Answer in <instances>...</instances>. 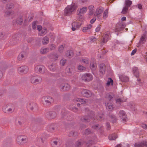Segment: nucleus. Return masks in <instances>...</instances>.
I'll list each match as a JSON object with an SVG mask.
<instances>
[{
	"instance_id": "60",
	"label": "nucleus",
	"mask_w": 147,
	"mask_h": 147,
	"mask_svg": "<svg viewBox=\"0 0 147 147\" xmlns=\"http://www.w3.org/2000/svg\"><path fill=\"white\" fill-rule=\"evenodd\" d=\"M82 61L84 63L88 64V61L87 59H82Z\"/></svg>"
},
{
	"instance_id": "33",
	"label": "nucleus",
	"mask_w": 147,
	"mask_h": 147,
	"mask_svg": "<svg viewBox=\"0 0 147 147\" xmlns=\"http://www.w3.org/2000/svg\"><path fill=\"white\" fill-rule=\"evenodd\" d=\"M117 136L116 134H113L109 136V139L110 140H115L117 138Z\"/></svg>"
},
{
	"instance_id": "29",
	"label": "nucleus",
	"mask_w": 147,
	"mask_h": 147,
	"mask_svg": "<svg viewBox=\"0 0 147 147\" xmlns=\"http://www.w3.org/2000/svg\"><path fill=\"white\" fill-rule=\"evenodd\" d=\"M133 72L136 78H138L139 77V73L137 68L136 67L133 68Z\"/></svg>"
},
{
	"instance_id": "24",
	"label": "nucleus",
	"mask_w": 147,
	"mask_h": 147,
	"mask_svg": "<svg viewBox=\"0 0 147 147\" xmlns=\"http://www.w3.org/2000/svg\"><path fill=\"white\" fill-rule=\"evenodd\" d=\"M49 48H42L40 50V53L42 54H45L49 51Z\"/></svg>"
},
{
	"instance_id": "4",
	"label": "nucleus",
	"mask_w": 147,
	"mask_h": 147,
	"mask_svg": "<svg viewBox=\"0 0 147 147\" xmlns=\"http://www.w3.org/2000/svg\"><path fill=\"white\" fill-rule=\"evenodd\" d=\"M16 141L18 144L23 145L27 142V139L22 136H19L17 138Z\"/></svg>"
},
{
	"instance_id": "56",
	"label": "nucleus",
	"mask_w": 147,
	"mask_h": 147,
	"mask_svg": "<svg viewBox=\"0 0 147 147\" xmlns=\"http://www.w3.org/2000/svg\"><path fill=\"white\" fill-rule=\"evenodd\" d=\"M142 127L144 129L147 130V125L145 124H142Z\"/></svg>"
},
{
	"instance_id": "3",
	"label": "nucleus",
	"mask_w": 147,
	"mask_h": 147,
	"mask_svg": "<svg viewBox=\"0 0 147 147\" xmlns=\"http://www.w3.org/2000/svg\"><path fill=\"white\" fill-rule=\"evenodd\" d=\"M59 88L61 91H66L69 90L70 88V86L69 84L66 83H62L59 85Z\"/></svg>"
},
{
	"instance_id": "51",
	"label": "nucleus",
	"mask_w": 147,
	"mask_h": 147,
	"mask_svg": "<svg viewBox=\"0 0 147 147\" xmlns=\"http://www.w3.org/2000/svg\"><path fill=\"white\" fill-rule=\"evenodd\" d=\"M64 49V47L63 45H60L59 47L58 51L60 53L63 52Z\"/></svg>"
},
{
	"instance_id": "64",
	"label": "nucleus",
	"mask_w": 147,
	"mask_h": 147,
	"mask_svg": "<svg viewBox=\"0 0 147 147\" xmlns=\"http://www.w3.org/2000/svg\"><path fill=\"white\" fill-rule=\"evenodd\" d=\"M99 126V125L98 124H97L96 125H94L92 127L94 129H96Z\"/></svg>"
},
{
	"instance_id": "36",
	"label": "nucleus",
	"mask_w": 147,
	"mask_h": 147,
	"mask_svg": "<svg viewBox=\"0 0 147 147\" xmlns=\"http://www.w3.org/2000/svg\"><path fill=\"white\" fill-rule=\"evenodd\" d=\"M132 3V2L131 1L129 0H127L125 1V6L129 7Z\"/></svg>"
},
{
	"instance_id": "7",
	"label": "nucleus",
	"mask_w": 147,
	"mask_h": 147,
	"mask_svg": "<svg viewBox=\"0 0 147 147\" xmlns=\"http://www.w3.org/2000/svg\"><path fill=\"white\" fill-rule=\"evenodd\" d=\"M110 37V33L109 32H106L103 36L102 39L101 40V43H106Z\"/></svg>"
},
{
	"instance_id": "5",
	"label": "nucleus",
	"mask_w": 147,
	"mask_h": 147,
	"mask_svg": "<svg viewBox=\"0 0 147 147\" xmlns=\"http://www.w3.org/2000/svg\"><path fill=\"white\" fill-rule=\"evenodd\" d=\"M82 80L85 82H89L93 79V76L91 74L87 73L83 75L82 76Z\"/></svg>"
},
{
	"instance_id": "8",
	"label": "nucleus",
	"mask_w": 147,
	"mask_h": 147,
	"mask_svg": "<svg viewBox=\"0 0 147 147\" xmlns=\"http://www.w3.org/2000/svg\"><path fill=\"white\" fill-rule=\"evenodd\" d=\"M118 115L123 122H125L126 121L127 119V116L125 112L124 111L120 110L119 111Z\"/></svg>"
},
{
	"instance_id": "39",
	"label": "nucleus",
	"mask_w": 147,
	"mask_h": 147,
	"mask_svg": "<svg viewBox=\"0 0 147 147\" xmlns=\"http://www.w3.org/2000/svg\"><path fill=\"white\" fill-rule=\"evenodd\" d=\"M127 100L126 99H122V98H117L116 100V101L117 103L122 102H125Z\"/></svg>"
},
{
	"instance_id": "20",
	"label": "nucleus",
	"mask_w": 147,
	"mask_h": 147,
	"mask_svg": "<svg viewBox=\"0 0 147 147\" xmlns=\"http://www.w3.org/2000/svg\"><path fill=\"white\" fill-rule=\"evenodd\" d=\"M88 10V8L87 7H83L82 8H80V9H79L77 10V12L79 13H81L84 14Z\"/></svg>"
},
{
	"instance_id": "32",
	"label": "nucleus",
	"mask_w": 147,
	"mask_h": 147,
	"mask_svg": "<svg viewBox=\"0 0 147 147\" xmlns=\"http://www.w3.org/2000/svg\"><path fill=\"white\" fill-rule=\"evenodd\" d=\"M23 18L22 17H18L16 20V23L18 24H21L23 21Z\"/></svg>"
},
{
	"instance_id": "21",
	"label": "nucleus",
	"mask_w": 147,
	"mask_h": 147,
	"mask_svg": "<svg viewBox=\"0 0 147 147\" xmlns=\"http://www.w3.org/2000/svg\"><path fill=\"white\" fill-rule=\"evenodd\" d=\"M124 27V25L121 23H118L116 25V29L117 31H120Z\"/></svg>"
},
{
	"instance_id": "48",
	"label": "nucleus",
	"mask_w": 147,
	"mask_h": 147,
	"mask_svg": "<svg viewBox=\"0 0 147 147\" xmlns=\"http://www.w3.org/2000/svg\"><path fill=\"white\" fill-rule=\"evenodd\" d=\"M24 54L22 53L19 54L18 56V59L20 61L22 59L24 58Z\"/></svg>"
},
{
	"instance_id": "52",
	"label": "nucleus",
	"mask_w": 147,
	"mask_h": 147,
	"mask_svg": "<svg viewBox=\"0 0 147 147\" xmlns=\"http://www.w3.org/2000/svg\"><path fill=\"white\" fill-rule=\"evenodd\" d=\"M24 122V120L22 118H21L20 120L18 121V123L20 125H22Z\"/></svg>"
},
{
	"instance_id": "54",
	"label": "nucleus",
	"mask_w": 147,
	"mask_h": 147,
	"mask_svg": "<svg viewBox=\"0 0 147 147\" xmlns=\"http://www.w3.org/2000/svg\"><path fill=\"white\" fill-rule=\"evenodd\" d=\"M89 39L90 42H93L95 41L96 40V38L93 36L90 37L89 38Z\"/></svg>"
},
{
	"instance_id": "19",
	"label": "nucleus",
	"mask_w": 147,
	"mask_h": 147,
	"mask_svg": "<svg viewBox=\"0 0 147 147\" xmlns=\"http://www.w3.org/2000/svg\"><path fill=\"white\" fill-rule=\"evenodd\" d=\"M146 36L145 34H144L141 37L139 43L140 44H144L146 41Z\"/></svg>"
},
{
	"instance_id": "49",
	"label": "nucleus",
	"mask_w": 147,
	"mask_h": 147,
	"mask_svg": "<svg viewBox=\"0 0 147 147\" xmlns=\"http://www.w3.org/2000/svg\"><path fill=\"white\" fill-rule=\"evenodd\" d=\"M66 62V60L65 59H61L60 61L61 65L62 66H64Z\"/></svg>"
},
{
	"instance_id": "38",
	"label": "nucleus",
	"mask_w": 147,
	"mask_h": 147,
	"mask_svg": "<svg viewBox=\"0 0 147 147\" xmlns=\"http://www.w3.org/2000/svg\"><path fill=\"white\" fill-rule=\"evenodd\" d=\"M96 119L100 121L103 119V114H102L101 115H98L96 118Z\"/></svg>"
},
{
	"instance_id": "45",
	"label": "nucleus",
	"mask_w": 147,
	"mask_h": 147,
	"mask_svg": "<svg viewBox=\"0 0 147 147\" xmlns=\"http://www.w3.org/2000/svg\"><path fill=\"white\" fill-rule=\"evenodd\" d=\"M109 80L107 81V82L106 84V85L107 86L111 84L112 85L113 83V81L111 78H109Z\"/></svg>"
},
{
	"instance_id": "6",
	"label": "nucleus",
	"mask_w": 147,
	"mask_h": 147,
	"mask_svg": "<svg viewBox=\"0 0 147 147\" xmlns=\"http://www.w3.org/2000/svg\"><path fill=\"white\" fill-rule=\"evenodd\" d=\"M104 9L102 7H99L97 8L94 14L95 16H96L98 18H100L101 16V14L103 12Z\"/></svg>"
},
{
	"instance_id": "61",
	"label": "nucleus",
	"mask_w": 147,
	"mask_h": 147,
	"mask_svg": "<svg viewBox=\"0 0 147 147\" xmlns=\"http://www.w3.org/2000/svg\"><path fill=\"white\" fill-rule=\"evenodd\" d=\"M137 50L136 49H135L133 50L131 53V55H134L137 51Z\"/></svg>"
},
{
	"instance_id": "55",
	"label": "nucleus",
	"mask_w": 147,
	"mask_h": 147,
	"mask_svg": "<svg viewBox=\"0 0 147 147\" xmlns=\"http://www.w3.org/2000/svg\"><path fill=\"white\" fill-rule=\"evenodd\" d=\"M88 8L89 10H94V6L92 5L89 6L88 7Z\"/></svg>"
},
{
	"instance_id": "10",
	"label": "nucleus",
	"mask_w": 147,
	"mask_h": 147,
	"mask_svg": "<svg viewBox=\"0 0 147 147\" xmlns=\"http://www.w3.org/2000/svg\"><path fill=\"white\" fill-rule=\"evenodd\" d=\"M81 94L84 96L86 97H90L92 95L91 92L86 89L83 90L81 92Z\"/></svg>"
},
{
	"instance_id": "59",
	"label": "nucleus",
	"mask_w": 147,
	"mask_h": 147,
	"mask_svg": "<svg viewBox=\"0 0 147 147\" xmlns=\"http://www.w3.org/2000/svg\"><path fill=\"white\" fill-rule=\"evenodd\" d=\"M96 20V18L95 17H94L90 21V23L91 24L94 23L95 22Z\"/></svg>"
},
{
	"instance_id": "14",
	"label": "nucleus",
	"mask_w": 147,
	"mask_h": 147,
	"mask_svg": "<svg viewBox=\"0 0 147 147\" xmlns=\"http://www.w3.org/2000/svg\"><path fill=\"white\" fill-rule=\"evenodd\" d=\"M44 100L47 105H49L54 101L53 99L50 96L46 97L44 98Z\"/></svg>"
},
{
	"instance_id": "25",
	"label": "nucleus",
	"mask_w": 147,
	"mask_h": 147,
	"mask_svg": "<svg viewBox=\"0 0 147 147\" xmlns=\"http://www.w3.org/2000/svg\"><path fill=\"white\" fill-rule=\"evenodd\" d=\"M48 130L51 132H53L56 130V126L54 124H52L48 126Z\"/></svg>"
},
{
	"instance_id": "44",
	"label": "nucleus",
	"mask_w": 147,
	"mask_h": 147,
	"mask_svg": "<svg viewBox=\"0 0 147 147\" xmlns=\"http://www.w3.org/2000/svg\"><path fill=\"white\" fill-rule=\"evenodd\" d=\"M128 7L125 6V7L123 8L122 11L121 13L123 14H125L126 13L127 11L128 10Z\"/></svg>"
},
{
	"instance_id": "22",
	"label": "nucleus",
	"mask_w": 147,
	"mask_h": 147,
	"mask_svg": "<svg viewBox=\"0 0 147 147\" xmlns=\"http://www.w3.org/2000/svg\"><path fill=\"white\" fill-rule=\"evenodd\" d=\"M85 99H82L80 98H77L74 99L73 101L74 102H79L82 104H85L86 103V101Z\"/></svg>"
},
{
	"instance_id": "1",
	"label": "nucleus",
	"mask_w": 147,
	"mask_h": 147,
	"mask_svg": "<svg viewBox=\"0 0 147 147\" xmlns=\"http://www.w3.org/2000/svg\"><path fill=\"white\" fill-rule=\"evenodd\" d=\"M78 6L75 3H73L71 5H68L66 7L64 10V14L65 16L71 15L74 11L76 10Z\"/></svg>"
},
{
	"instance_id": "34",
	"label": "nucleus",
	"mask_w": 147,
	"mask_h": 147,
	"mask_svg": "<svg viewBox=\"0 0 147 147\" xmlns=\"http://www.w3.org/2000/svg\"><path fill=\"white\" fill-rule=\"evenodd\" d=\"M108 9H106L103 13V18L104 19H106L108 16Z\"/></svg>"
},
{
	"instance_id": "16",
	"label": "nucleus",
	"mask_w": 147,
	"mask_h": 147,
	"mask_svg": "<svg viewBox=\"0 0 147 147\" xmlns=\"http://www.w3.org/2000/svg\"><path fill=\"white\" fill-rule=\"evenodd\" d=\"M39 72L41 74L44 73L46 70L45 66L42 65H40L37 67Z\"/></svg>"
},
{
	"instance_id": "9",
	"label": "nucleus",
	"mask_w": 147,
	"mask_h": 147,
	"mask_svg": "<svg viewBox=\"0 0 147 147\" xmlns=\"http://www.w3.org/2000/svg\"><path fill=\"white\" fill-rule=\"evenodd\" d=\"M3 111L6 113H9L13 111V110L9 107V106H5L2 108Z\"/></svg>"
},
{
	"instance_id": "35",
	"label": "nucleus",
	"mask_w": 147,
	"mask_h": 147,
	"mask_svg": "<svg viewBox=\"0 0 147 147\" xmlns=\"http://www.w3.org/2000/svg\"><path fill=\"white\" fill-rule=\"evenodd\" d=\"M47 32V29L45 28H44L41 32L39 33V35L40 36H42L46 34Z\"/></svg>"
},
{
	"instance_id": "47",
	"label": "nucleus",
	"mask_w": 147,
	"mask_h": 147,
	"mask_svg": "<svg viewBox=\"0 0 147 147\" xmlns=\"http://www.w3.org/2000/svg\"><path fill=\"white\" fill-rule=\"evenodd\" d=\"M49 69L51 71H54L55 69L54 65L53 64H51L49 66Z\"/></svg>"
},
{
	"instance_id": "42",
	"label": "nucleus",
	"mask_w": 147,
	"mask_h": 147,
	"mask_svg": "<svg viewBox=\"0 0 147 147\" xmlns=\"http://www.w3.org/2000/svg\"><path fill=\"white\" fill-rule=\"evenodd\" d=\"M78 69L80 71H84L86 69V68L81 65H79L78 67Z\"/></svg>"
},
{
	"instance_id": "13",
	"label": "nucleus",
	"mask_w": 147,
	"mask_h": 147,
	"mask_svg": "<svg viewBox=\"0 0 147 147\" xmlns=\"http://www.w3.org/2000/svg\"><path fill=\"white\" fill-rule=\"evenodd\" d=\"M81 24L77 22H74L72 24V30L75 31L78 29L80 26Z\"/></svg>"
},
{
	"instance_id": "40",
	"label": "nucleus",
	"mask_w": 147,
	"mask_h": 147,
	"mask_svg": "<svg viewBox=\"0 0 147 147\" xmlns=\"http://www.w3.org/2000/svg\"><path fill=\"white\" fill-rule=\"evenodd\" d=\"M82 144V142L81 140H78L75 144V146L76 147H79Z\"/></svg>"
},
{
	"instance_id": "27",
	"label": "nucleus",
	"mask_w": 147,
	"mask_h": 147,
	"mask_svg": "<svg viewBox=\"0 0 147 147\" xmlns=\"http://www.w3.org/2000/svg\"><path fill=\"white\" fill-rule=\"evenodd\" d=\"M106 107L109 111H111L114 108V106L112 103L110 102L108 103L106 105Z\"/></svg>"
},
{
	"instance_id": "63",
	"label": "nucleus",
	"mask_w": 147,
	"mask_h": 147,
	"mask_svg": "<svg viewBox=\"0 0 147 147\" xmlns=\"http://www.w3.org/2000/svg\"><path fill=\"white\" fill-rule=\"evenodd\" d=\"M32 27L33 29H35L36 28V23L34 22L33 23L32 25Z\"/></svg>"
},
{
	"instance_id": "2",
	"label": "nucleus",
	"mask_w": 147,
	"mask_h": 147,
	"mask_svg": "<svg viewBox=\"0 0 147 147\" xmlns=\"http://www.w3.org/2000/svg\"><path fill=\"white\" fill-rule=\"evenodd\" d=\"M31 82L36 85L40 83L42 81V78L40 76H32L30 79Z\"/></svg>"
},
{
	"instance_id": "15",
	"label": "nucleus",
	"mask_w": 147,
	"mask_h": 147,
	"mask_svg": "<svg viewBox=\"0 0 147 147\" xmlns=\"http://www.w3.org/2000/svg\"><path fill=\"white\" fill-rule=\"evenodd\" d=\"M28 69L26 66H22L18 69V71L20 73H26L28 71Z\"/></svg>"
},
{
	"instance_id": "43",
	"label": "nucleus",
	"mask_w": 147,
	"mask_h": 147,
	"mask_svg": "<svg viewBox=\"0 0 147 147\" xmlns=\"http://www.w3.org/2000/svg\"><path fill=\"white\" fill-rule=\"evenodd\" d=\"M13 13V12L12 11L8 10L6 11L5 13V15L6 16H10L12 15Z\"/></svg>"
},
{
	"instance_id": "50",
	"label": "nucleus",
	"mask_w": 147,
	"mask_h": 147,
	"mask_svg": "<svg viewBox=\"0 0 147 147\" xmlns=\"http://www.w3.org/2000/svg\"><path fill=\"white\" fill-rule=\"evenodd\" d=\"M135 147H143V144L142 143H135L134 145Z\"/></svg>"
},
{
	"instance_id": "46",
	"label": "nucleus",
	"mask_w": 147,
	"mask_h": 147,
	"mask_svg": "<svg viewBox=\"0 0 147 147\" xmlns=\"http://www.w3.org/2000/svg\"><path fill=\"white\" fill-rule=\"evenodd\" d=\"M78 15V19L79 20H81L83 19V14L80 13L79 12H77Z\"/></svg>"
},
{
	"instance_id": "30",
	"label": "nucleus",
	"mask_w": 147,
	"mask_h": 147,
	"mask_svg": "<svg viewBox=\"0 0 147 147\" xmlns=\"http://www.w3.org/2000/svg\"><path fill=\"white\" fill-rule=\"evenodd\" d=\"M92 25L90 24L87 25L86 27L83 28L82 31L84 32H86L88 30H90L92 27Z\"/></svg>"
},
{
	"instance_id": "12",
	"label": "nucleus",
	"mask_w": 147,
	"mask_h": 147,
	"mask_svg": "<svg viewBox=\"0 0 147 147\" xmlns=\"http://www.w3.org/2000/svg\"><path fill=\"white\" fill-rule=\"evenodd\" d=\"M57 114L55 112H48L46 114L47 117L49 119H54L56 116Z\"/></svg>"
},
{
	"instance_id": "37",
	"label": "nucleus",
	"mask_w": 147,
	"mask_h": 147,
	"mask_svg": "<svg viewBox=\"0 0 147 147\" xmlns=\"http://www.w3.org/2000/svg\"><path fill=\"white\" fill-rule=\"evenodd\" d=\"M110 117L113 119V123H114L116 122V121L117 120V118H116V116L114 115H110Z\"/></svg>"
},
{
	"instance_id": "17",
	"label": "nucleus",
	"mask_w": 147,
	"mask_h": 147,
	"mask_svg": "<svg viewBox=\"0 0 147 147\" xmlns=\"http://www.w3.org/2000/svg\"><path fill=\"white\" fill-rule=\"evenodd\" d=\"M94 115H92L91 116H89L85 117L82 118L83 121L85 122H88L91 119L94 120Z\"/></svg>"
},
{
	"instance_id": "23",
	"label": "nucleus",
	"mask_w": 147,
	"mask_h": 147,
	"mask_svg": "<svg viewBox=\"0 0 147 147\" xmlns=\"http://www.w3.org/2000/svg\"><path fill=\"white\" fill-rule=\"evenodd\" d=\"M119 78L121 81L124 82H127L129 80L128 77L123 75H120L119 76Z\"/></svg>"
},
{
	"instance_id": "58",
	"label": "nucleus",
	"mask_w": 147,
	"mask_h": 147,
	"mask_svg": "<svg viewBox=\"0 0 147 147\" xmlns=\"http://www.w3.org/2000/svg\"><path fill=\"white\" fill-rule=\"evenodd\" d=\"M113 98V97L110 94L108 95V96L107 98V99L108 100H109V101H111V100Z\"/></svg>"
},
{
	"instance_id": "18",
	"label": "nucleus",
	"mask_w": 147,
	"mask_h": 147,
	"mask_svg": "<svg viewBox=\"0 0 147 147\" xmlns=\"http://www.w3.org/2000/svg\"><path fill=\"white\" fill-rule=\"evenodd\" d=\"M99 71L103 74L105 73V66L104 64H102L100 65L99 68Z\"/></svg>"
},
{
	"instance_id": "57",
	"label": "nucleus",
	"mask_w": 147,
	"mask_h": 147,
	"mask_svg": "<svg viewBox=\"0 0 147 147\" xmlns=\"http://www.w3.org/2000/svg\"><path fill=\"white\" fill-rule=\"evenodd\" d=\"M55 46L53 44H52L50 47V49L53 50L55 49Z\"/></svg>"
},
{
	"instance_id": "31",
	"label": "nucleus",
	"mask_w": 147,
	"mask_h": 147,
	"mask_svg": "<svg viewBox=\"0 0 147 147\" xmlns=\"http://www.w3.org/2000/svg\"><path fill=\"white\" fill-rule=\"evenodd\" d=\"M66 55L67 57H72L74 55V53L71 50L67 51L66 53Z\"/></svg>"
},
{
	"instance_id": "41",
	"label": "nucleus",
	"mask_w": 147,
	"mask_h": 147,
	"mask_svg": "<svg viewBox=\"0 0 147 147\" xmlns=\"http://www.w3.org/2000/svg\"><path fill=\"white\" fill-rule=\"evenodd\" d=\"M13 7L14 5L13 3H9L6 5V8L8 9L13 8Z\"/></svg>"
},
{
	"instance_id": "11",
	"label": "nucleus",
	"mask_w": 147,
	"mask_h": 147,
	"mask_svg": "<svg viewBox=\"0 0 147 147\" xmlns=\"http://www.w3.org/2000/svg\"><path fill=\"white\" fill-rule=\"evenodd\" d=\"M28 107L33 111H36L37 109V105L34 103H30L28 105Z\"/></svg>"
},
{
	"instance_id": "26",
	"label": "nucleus",
	"mask_w": 147,
	"mask_h": 147,
	"mask_svg": "<svg viewBox=\"0 0 147 147\" xmlns=\"http://www.w3.org/2000/svg\"><path fill=\"white\" fill-rule=\"evenodd\" d=\"M51 59L56 60L58 57V56L57 54L51 53L48 56Z\"/></svg>"
},
{
	"instance_id": "62",
	"label": "nucleus",
	"mask_w": 147,
	"mask_h": 147,
	"mask_svg": "<svg viewBox=\"0 0 147 147\" xmlns=\"http://www.w3.org/2000/svg\"><path fill=\"white\" fill-rule=\"evenodd\" d=\"M42 29V27L41 26L38 25L37 26V29L39 31H40Z\"/></svg>"
},
{
	"instance_id": "53",
	"label": "nucleus",
	"mask_w": 147,
	"mask_h": 147,
	"mask_svg": "<svg viewBox=\"0 0 147 147\" xmlns=\"http://www.w3.org/2000/svg\"><path fill=\"white\" fill-rule=\"evenodd\" d=\"M91 132V131L90 129H87L85 130L84 133L86 135H88L90 134Z\"/></svg>"
},
{
	"instance_id": "28",
	"label": "nucleus",
	"mask_w": 147,
	"mask_h": 147,
	"mask_svg": "<svg viewBox=\"0 0 147 147\" xmlns=\"http://www.w3.org/2000/svg\"><path fill=\"white\" fill-rule=\"evenodd\" d=\"M42 42L43 45L47 44L49 42V39L48 37L45 36L42 38Z\"/></svg>"
}]
</instances>
